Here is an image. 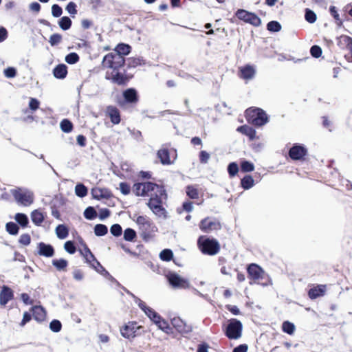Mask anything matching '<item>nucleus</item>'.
<instances>
[{"instance_id": "3", "label": "nucleus", "mask_w": 352, "mask_h": 352, "mask_svg": "<svg viewBox=\"0 0 352 352\" xmlns=\"http://www.w3.org/2000/svg\"><path fill=\"white\" fill-rule=\"evenodd\" d=\"M135 223L143 241H148L155 237L158 229L148 217L140 215L137 217Z\"/></svg>"}, {"instance_id": "55", "label": "nucleus", "mask_w": 352, "mask_h": 352, "mask_svg": "<svg viewBox=\"0 0 352 352\" xmlns=\"http://www.w3.org/2000/svg\"><path fill=\"white\" fill-rule=\"evenodd\" d=\"M76 7V4L71 1L67 5L65 9L72 16H74L78 12Z\"/></svg>"}, {"instance_id": "60", "label": "nucleus", "mask_w": 352, "mask_h": 352, "mask_svg": "<svg viewBox=\"0 0 352 352\" xmlns=\"http://www.w3.org/2000/svg\"><path fill=\"white\" fill-rule=\"evenodd\" d=\"M4 75L9 78H14L16 75V70L15 68L10 67L4 69Z\"/></svg>"}, {"instance_id": "24", "label": "nucleus", "mask_w": 352, "mask_h": 352, "mask_svg": "<svg viewBox=\"0 0 352 352\" xmlns=\"http://www.w3.org/2000/svg\"><path fill=\"white\" fill-rule=\"evenodd\" d=\"M79 252L85 259V262L88 263L89 266L96 258L86 244L83 245L82 248L80 249Z\"/></svg>"}, {"instance_id": "20", "label": "nucleus", "mask_w": 352, "mask_h": 352, "mask_svg": "<svg viewBox=\"0 0 352 352\" xmlns=\"http://www.w3.org/2000/svg\"><path fill=\"white\" fill-rule=\"evenodd\" d=\"M38 253L41 256L52 257L54 254V249L52 245L41 242L38 245Z\"/></svg>"}, {"instance_id": "46", "label": "nucleus", "mask_w": 352, "mask_h": 352, "mask_svg": "<svg viewBox=\"0 0 352 352\" xmlns=\"http://www.w3.org/2000/svg\"><path fill=\"white\" fill-rule=\"evenodd\" d=\"M84 216L87 219L91 220L96 217L97 212L93 207L89 206L85 209Z\"/></svg>"}, {"instance_id": "12", "label": "nucleus", "mask_w": 352, "mask_h": 352, "mask_svg": "<svg viewBox=\"0 0 352 352\" xmlns=\"http://www.w3.org/2000/svg\"><path fill=\"white\" fill-rule=\"evenodd\" d=\"M142 328L135 321H129L120 328L121 335L127 339H131L137 336V331Z\"/></svg>"}, {"instance_id": "50", "label": "nucleus", "mask_w": 352, "mask_h": 352, "mask_svg": "<svg viewBox=\"0 0 352 352\" xmlns=\"http://www.w3.org/2000/svg\"><path fill=\"white\" fill-rule=\"evenodd\" d=\"M267 30L269 31L274 32H278L281 29L280 24L278 22L275 21H272L269 22L267 23Z\"/></svg>"}, {"instance_id": "52", "label": "nucleus", "mask_w": 352, "mask_h": 352, "mask_svg": "<svg viewBox=\"0 0 352 352\" xmlns=\"http://www.w3.org/2000/svg\"><path fill=\"white\" fill-rule=\"evenodd\" d=\"M145 314L153 322L156 318H160V314L154 311L151 307H148L146 310L144 311Z\"/></svg>"}, {"instance_id": "23", "label": "nucleus", "mask_w": 352, "mask_h": 352, "mask_svg": "<svg viewBox=\"0 0 352 352\" xmlns=\"http://www.w3.org/2000/svg\"><path fill=\"white\" fill-rule=\"evenodd\" d=\"M31 311L32 312L34 320L38 322H42L45 320L46 313L43 307L39 305L33 306L31 308Z\"/></svg>"}, {"instance_id": "9", "label": "nucleus", "mask_w": 352, "mask_h": 352, "mask_svg": "<svg viewBox=\"0 0 352 352\" xmlns=\"http://www.w3.org/2000/svg\"><path fill=\"white\" fill-rule=\"evenodd\" d=\"M199 229L205 232L210 233L221 229L220 221L214 217H207L201 220L199 223Z\"/></svg>"}, {"instance_id": "17", "label": "nucleus", "mask_w": 352, "mask_h": 352, "mask_svg": "<svg viewBox=\"0 0 352 352\" xmlns=\"http://www.w3.org/2000/svg\"><path fill=\"white\" fill-rule=\"evenodd\" d=\"M307 148L305 146L295 144L290 148L289 155L294 160H299L307 155Z\"/></svg>"}, {"instance_id": "15", "label": "nucleus", "mask_w": 352, "mask_h": 352, "mask_svg": "<svg viewBox=\"0 0 352 352\" xmlns=\"http://www.w3.org/2000/svg\"><path fill=\"white\" fill-rule=\"evenodd\" d=\"M173 329L175 328L179 333H188L192 331V327L188 325L179 317H174L170 320Z\"/></svg>"}, {"instance_id": "37", "label": "nucleus", "mask_w": 352, "mask_h": 352, "mask_svg": "<svg viewBox=\"0 0 352 352\" xmlns=\"http://www.w3.org/2000/svg\"><path fill=\"white\" fill-rule=\"evenodd\" d=\"M87 188L82 184H78L75 187V193L79 197H84L87 195Z\"/></svg>"}, {"instance_id": "47", "label": "nucleus", "mask_w": 352, "mask_h": 352, "mask_svg": "<svg viewBox=\"0 0 352 352\" xmlns=\"http://www.w3.org/2000/svg\"><path fill=\"white\" fill-rule=\"evenodd\" d=\"M79 59H80L79 56L78 55V54H76L75 52L69 53V54H67L65 56V61L68 64H71V65L76 63L77 62L79 61Z\"/></svg>"}, {"instance_id": "16", "label": "nucleus", "mask_w": 352, "mask_h": 352, "mask_svg": "<svg viewBox=\"0 0 352 352\" xmlns=\"http://www.w3.org/2000/svg\"><path fill=\"white\" fill-rule=\"evenodd\" d=\"M105 116L109 118L113 124H118L121 121L120 111L116 106H107L105 109Z\"/></svg>"}, {"instance_id": "11", "label": "nucleus", "mask_w": 352, "mask_h": 352, "mask_svg": "<svg viewBox=\"0 0 352 352\" xmlns=\"http://www.w3.org/2000/svg\"><path fill=\"white\" fill-rule=\"evenodd\" d=\"M157 155L163 165L172 164L177 156L175 150H169L167 148H162L158 150Z\"/></svg>"}, {"instance_id": "42", "label": "nucleus", "mask_w": 352, "mask_h": 352, "mask_svg": "<svg viewBox=\"0 0 352 352\" xmlns=\"http://www.w3.org/2000/svg\"><path fill=\"white\" fill-rule=\"evenodd\" d=\"M6 231L12 235H16L19 232V228L14 222H8L6 225Z\"/></svg>"}, {"instance_id": "43", "label": "nucleus", "mask_w": 352, "mask_h": 352, "mask_svg": "<svg viewBox=\"0 0 352 352\" xmlns=\"http://www.w3.org/2000/svg\"><path fill=\"white\" fill-rule=\"evenodd\" d=\"M160 257L164 261H170L173 257V253L170 249H164L160 252Z\"/></svg>"}, {"instance_id": "10", "label": "nucleus", "mask_w": 352, "mask_h": 352, "mask_svg": "<svg viewBox=\"0 0 352 352\" xmlns=\"http://www.w3.org/2000/svg\"><path fill=\"white\" fill-rule=\"evenodd\" d=\"M242 331L241 322L235 318H232L228 321L226 328L225 334L230 340H236L241 337Z\"/></svg>"}, {"instance_id": "6", "label": "nucleus", "mask_w": 352, "mask_h": 352, "mask_svg": "<svg viewBox=\"0 0 352 352\" xmlns=\"http://www.w3.org/2000/svg\"><path fill=\"white\" fill-rule=\"evenodd\" d=\"M247 121L256 126H261L269 122V118L265 111L258 107H250L245 110Z\"/></svg>"}, {"instance_id": "25", "label": "nucleus", "mask_w": 352, "mask_h": 352, "mask_svg": "<svg viewBox=\"0 0 352 352\" xmlns=\"http://www.w3.org/2000/svg\"><path fill=\"white\" fill-rule=\"evenodd\" d=\"M243 21L249 23L254 26H258L261 24V19L253 13L246 12L243 10Z\"/></svg>"}, {"instance_id": "63", "label": "nucleus", "mask_w": 352, "mask_h": 352, "mask_svg": "<svg viewBox=\"0 0 352 352\" xmlns=\"http://www.w3.org/2000/svg\"><path fill=\"white\" fill-rule=\"evenodd\" d=\"M199 162L201 164H206L210 159V155L206 151H201L199 155Z\"/></svg>"}, {"instance_id": "51", "label": "nucleus", "mask_w": 352, "mask_h": 352, "mask_svg": "<svg viewBox=\"0 0 352 352\" xmlns=\"http://www.w3.org/2000/svg\"><path fill=\"white\" fill-rule=\"evenodd\" d=\"M228 171L230 177H234L239 172V166L235 162H232L228 165Z\"/></svg>"}, {"instance_id": "14", "label": "nucleus", "mask_w": 352, "mask_h": 352, "mask_svg": "<svg viewBox=\"0 0 352 352\" xmlns=\"http://www.w3.org/2000/svg\"><path fill=\"white\" fill-rule=\"evenodd\" d=\"M122 96L126 104L135 105L140 100L138 91L135 88H128L122 91Z\"/></svg>"}, {"instance_id": "40", "label": "nucleus", "mask_w": 352, "mask_h": 352, "mask_svg": "<svg viewBox=\"0 0 352 352\" xmlns=\"http://www.w3.org/2000/svg\"><path fill=\"white\" fill-rule=\"evenodd\" d=\"M136 236V232L132 228H126L124 231V239L126 241H133Z\"/></svg>"}, {"instance_id": "53", "label": "nucleus", "mask_w": 352, "mask_h": 352, "mask_svg": "<svg viewBox=\"0 0 352 352\" xmlns=\"http://www.w3.org/2000/svg\"><path fill=\"white\" fill-rule=\"evenodd\" d=\"M50 329L54 332H59L62 328L61 322L58 320H53L50 324Z\"/></svg>"}, {"instance_id": "44", "label": "nucleus", "mask_w": 352, "mask_h": 352, "mask_svg": "<svg viewBox=\"0 0 352 352\" xmlns=\"http://www.w3.org/2000/svg\"><path fill=\"white\" fill-rule=\"evenodd\" d=\"M282 329L285 333L292 335L295 331V325L289 321H285L283 323Z\"/></svg>"}, {"instance_id": "18", "label": "nucleus", "mask_w": 352, "mask_h": 352, "mask_svg": "<svg viewBox=\"0 0 352 352\" xmlns=\"http://www.w3.org/2000/svg\"><path fill=\"white\" fill-rule=\"evenodd\" d=\"M13 298V290L8 286L3 285L0 291V305L5 307L7 303Z\"/></svg>"}, {"instance_id": "57", "label": "nucleus", "mask_w": 352, "mask_h": 352, "mask_svg": "<svg viewBox=\"0 0 352 352\" xmlns=\"http://www.w3.org/2000/svg\"><path fill=\"white\" fill-rule=\"evenodd\" d=\"M19 242L23 245H28L31 242V237L29 234H23L20 236Z\"/></svg>"}, {"instance_id": "30", "label": "nucleus", "mask_w": 352, "mask_h": 352, "mask_svg": "<svg viewBox=\"0 0 352 352\" xmlns=\"http://www.w3.org/2000/svg\"><path fill=\"white\" fill-rule=\"evenodd\" d=\"M31 218L32 222L36 226H40L44 221L43 214L37 210L32 212Z\"/></svg>"}, {"instance_id": "48", "label": "nucleus", "mask_w": 352, "mask_h": 352, "mask_svg": "<svg viewBox=\"0 0 352 352\" xmlns=\"http://www.w3.org/2000/svg\"><path fill=\"white\" fill-rule=\"evenodd\" d=\"M254 185V181L252 176L244 175L243 176V189H250Z\"/></svg>"}, {"instance_id": "4", "label": "nucleus", "mask_w": 352, "mask_h": 352, "mask_svg": "<svg viewBox=\"0 0 352 352\" xmlns=\"http://www.w3.org/2000/svg\"><path fill=\"white\" fill-rule=\"evenodd\" d=\"M134 75L129 73L124 67L104 74V78L110 83L118 87H126L133 78Z\"/></svg>"}, {"instance_id": "22", "label": "nucleus", "mask_w": 352, "mask_h": 352, "mask_svg": "<svg viewBox=\"0 0 352 352\" xmlns=\"http://www.w3.org/2000/svg\"><path fill=\"white\" fill-rule=\"evenodd\" d=\"M153 322L156 324L159 329L162 330L166 334L171 335L173 333V327H170L168 322L166 320L162 318L160 315V318H156L155 320H153Z\"/></svg>"}, {"instance_id": "1", "label": "nucleus", "mask_w": 352, "mask_h": 352, "mask_svg": "<svg viewBox=\"0 0 352 352\" xmlns=\"http://www.w3.org/2000/svg\"><path fill=\"white\" fill-rule=\"evenodd\" d=\"M133 192L138 197H150L147 205L156 215H164L166 210L163 202L167 199L164 186L151 182L135 183L132 186Z\"/></svg>"}, {"instance_id": "34", "label": "nucleus", "mask_w": 352, "mask_h": 352, "mask_svg": "<svg viewBox=\"0 0 352 352\" xmlns=\"http://www.w3.org/2000/svg\"><path fill=\"white\" fill-rule=\"evenodd\" d=\"M72 24V21L68 16H63L58 21V25L63 30H69Z\"/></svg>"}, {"instance_id": "36", "label": "nucleus", "mask_w": 352, "mask_h": 352, "mask_svg": "<svg viewBox=\"0 0 352 352\" xmlns=\"http://www.w3.org/2000/svg\"><path fill=\"white\" fill-rule=\"evenodd\" d=\"M15 220L22 227H27L29 221L26 214L23 213H16L15 215Z\"/></svg>"}, {"instance_id": "19", "label": "nucleus", "mask_w": 352, "mask_h": 352, "mask_svg": "<svg viewBox=\"0 0 352 352\" xmlns=\"http://www.w3.org/2000/svg\"><path fill=\"white\" fill-rule=\"evenodd\" d=\"M91 194L94 199L100 200L102 199H109L113 197L111 191L106 188H94Z\"/></svg>"}, {"instance_id": "59", "label": "nucleus", "mask_w": 352, "mask_h": 352, "mask_svg": "<svg viewBox=\"0 0 352 352\" xmlns=\"http://www.w3.org/2000/svg\"><path fill=\"white\" fill-rule=\"evenodd\" d=\"M52 14L54 17H59L63 14L62 8L58 4H54L52 6Z\"/></svg>"}, {"instance_id": "39", "label": "nucleus", "mask_w": 352, "mask_h": 352, "mask_svg": "<svg viewBox=\"0 0 352 352\" xmlns=\"http://www.w3.org/2000/svg\"><path fill=\"white\" fill-rule=\"evenodd\" d=\"M243 134L248 136L250 140H254L258 138L256 131L249 126L243 125Z\"/></svg>"}, {"instance_id": "54", "label": "nucleus", "mask_w": 352, "mask_h": 352, "mask_svg": "<svg viewBox=\"0 0 352 352\" xmlns=\"http://www.w3.org/2000/svg\"><path fill=\"white\" fill-rule=\"evenodd\" d=\"M111 233L115 236H120L122 234V229L120 224H113L110 228Z\"/></svg>"}, {"instance_id": "28", "label": "nucleus", "mask_w": 352, "mask_h": 352, "mask_svg": "<svg viewBox=\"0 0 352 352\" xmlns=\"http://www.w3.org/2000/svg\"><path fill=\"white\" fill-rule=\"evenodd\" d=\"M256 74V69L254 66L247 65L243 67V80L246 82L254 78Z\"/></svg>"}, {"instance_id": "7", "label": "nucleus", "mask_w": 352, "mask_h": 352, "mask_svg": "<svg viewBox=\"0 0 352 352\" xmlns=\"http://www.w3.org/2000/svg\"><path fill=\"white\" fill-rule=\"evenodd\" d=\"M197 245L200 251L206 255L213 256L220 251V245L217 240L206 236H200L198 238Z\"/></svg>"}, {"instance_id": "29", "label": "nucleus", "mask_w": 352, "mask_h": 352, "mask_svg": "<svg viewBox=\"0 0 352 352\" xmlns=\"http://www.w3.org/2000/svg\"><path fill=\"white\" fill-rule=\"evenodd\" d=\"M127 67L135 68L145 65V60L141 57H130L127 59Z\"/></svg>"}, {"instance_id": "31", "label": "nucleus", "mask_w": 352, "mask_h": 352, "mask_svg": "<svg viewBox=\"0 0 352 352\" xmlns=\"http://www.w3.org/2000/svg\"><path fill=\"white\" fill-rule=\"evenodd\" d=\"M52 265L58 271H65L68 265V262L64 258L54 259L52 260Z\"/></svg>"}, {"instance_id": "2", "label": "nucleus", "mask_w": 352, "mask_h": 352, "mask_svg": "<svg viewBox=\"0 0 352 352\" xmlns=\"http://www.w3.org/2000/svg\"><path fill=\"white\" fill-rule=\"evenodd\" d=\"M247 271L248 277L251 283L261 285L264 287L272 285L270 276L257 264H250L248 267Z\"/></svg>"}, {"instance_id": "61", "label": "nucleus", "mask_w": 352, "mask_h": 352, "mask_svg": "<svg viewBox=\"0 0 352 352\" xmlns=\"http://www.w3.org/2000/svg\"><path fill=\"white\" fill-rule=\"evenodd\" d=\"M120 190L123 195H129L131 191V186L126 182H121L120 184Z\"/></svg>"}, {"instance_id": "64", "label": "nucleus", "mask_w": 352, "mask_h": 352, "mask_svg": "<svg viewBox=\"0 0 352 352\" xmlns=\"http://www.w3.org/2000/svg\"><path fill=\"white\" fill-rule=\"evenodd\" d=\"M73 277L75 280L80 281L83 279L84 274L81 270L76 269L73 272Z\"/></svg>"}, {"instance_id": "27", "label": "nucleus", "mask_w": 352, "mask_h": 352, "mask_svg": "<svg viewBox=\"0 0 352 352\" xmlns=\"http://www.w3.org/2000/svg\"><path fill=\"white\" fill-rule=\"evenodd\" d=\"M131 47L129 45L125 43H119L116 45L115 50L112 52L119 54L121 56L128 55L131 52Z\"/></svg>"}, {"instance_id": "58", "label": "nucleus", "mask_w": 352, "mask_h": 352, "mask_svg": "<svg viewBox=\"0 0 352 352\" xmlns=\"http://www.w3.org/2000/svg\"><path fill=\"white\" fill-rule=\"evenodd\" d=\"M65 250L69 254H74L76 251V246L73 241H68L64 245Z\"/></svg>"}, {"instance_id": "21", "label": "nucleus", "mask_w": 352, "mask_h": 352, "mask_svg": "<svg viewBox=\"0 0 352 352\" xmlns=\"http://www.w3.org/2000/svg\"><path fill=\"white\" fill-rule=\"evenodd\" d=\"M326 292L325 285H318L309 290L308 296L311 299H316L323 296Z\"/></svg>"}, {"instance_id": "5", "label": "nucleus", "mask_w": 352, "mask_h": 352, "mask_svg": "<svg viewBox=\"0 0 352 352\" xmlns=\"http://www.w3.org/2000/svg\"><path fill=\"white\" fill-rule=\"evenodd\" d=\"M126 65V59L124 56H121L116 52H109L107 54L102 60L101 66L105 71L109 73L118 69L124 67Z\"/></svg>"}, {"instance_id": "62", "label": "nucleus", "mask_w": 352, "mask_h": 352, "mask_svg": "<svg viewBox=\"0 0 352 352\" xmlns=\"http://www.w3.org/2000/svg\"><path fill=\"white\" fill-rule=\"evenodd\" d=\"M310 53L314 57L318 58L322 54V50L319 46L314 45L311 47Z\"/></svg>"}, {"instance_id": "56", "label": "nucleus", "mask_w": 352, "mask_h": 352, "mask_svg": "<svg viewBox=\"0 0 352 352\" xmlns=\"http://www.w3.org/2000/svg\"><path fill=\"white\" fill-rule=\"evenodd\" d=\"M40 106V102L34 98H30L29 102V108L31 111H36Z\"/></svg>"}, {"instance_id": "26", "label": "nucleus", "mask_w": 352, "mask_h": 352, "mask_svg": "<svg viewBox=\"0 0 352 352\" xmlns=\"http://www.w3.org/2000/svg\"><path fill=\"white\" fill-rule=\"evenodd\" d=\"M53 74L56 78H65L67 74V67L65 64L58 65L53 69Z\"/></svg>"}, {"instance_id": "45", "label": "nucleus", "mask_w": 352, "mask_h": 352, "mask_svg": "<svg viewBox=\"0 0 352 352\" xmlns=\"http://www.w3.org/2000/svg\"><path fill=\"white\" fill-rule=\"evenodd\" d=\"M63 40V36L60 34L55 33L50 36L49 42L52 46L58 45Z\"/></svg>"}, {"instance_id": "13", "label": "nucleus", "mask_w": 352, "mask_h": 352, "mask_svg": "<svg viewBox=\"0 0 352 352\" xmlns=\"http://www.w3.org/2000/svg\"><path fill=\"white\" fill-rule=\"evenodd\" d=\"M169 283L175 288L186 289L189 287L188 281L175 273H170L167 276Z\"/></svg>"}, {"instance_id": "8", "label": "nucleus", "mask_w": 352, "mask_h": 352, "mask_svg": "<svg viewBox=\"0 0 352 352\" xmlns=\"http://www.w3.org/2000/svg\"><path fill=\"white\" fill-rule=\"evenodd\" d=\"M10 193L14 197L15 201L23 206H29L34 201V195L32 192L23 190L21 188H16L10 190Z\"/></svg>"}, {"instance_id": "38", "label": "nucleus", "mask_w": 352, "mask_h": 352, "mask_svg": "<svg viewBox=\"0 0 352 352\" xmlns=\"http://www.w3.org/2000/svg\"><path fill=\"white\" fill-rule=\"evenodd\" d=\"M60 129L65 133H69L73 130L72 122L68 119H64L60 122Z\"/></svg>"}, {"instance_id": "32", "label": "nucleus", "mask_w": 352, "mask_h": 352, "mask_svg": "<svg viewBox=\"0 0 352 352\" xmlns=\"http://www.w3.org/2000/svg\"><path fill=\"white\" fill-rule=\"evenodd\" d=\"M56 233L58 238L65 239L69 234L68 228L63 224H60L56 228Z\"/></svg>"}, {"instance_id": "33", "label": "nucleus", "mask_w": 352, "mask_h": 352, "mask_svg": "<svg viewBox=\"0 0 352 352\" xmlns=\"http://www.w3.org/2000/svg\"><path fill=\"white\" fill-rule=\"evenodd\" d=\"M186 195L192 199H196L199 198V190L198 189L192 186L188 185L186 188Z\"/></svg>"}, {"instance_id": "49", "label": "nucleus", "mask_w": 352, "mask_h": 352, "mask_svg": "<svg viewBox=\"0 0 352 352\" xmlns=\"http://www.w3.org/2000/svg\"><path fill=\"white\" fill-rule=\"evenodd\" d=\"M305 19L310 23H314L316 21V14L311 10L307 8L305 10Z\"/></svg>"}, {"instance_id": "41", "label": "nucleus", "mask_w": 352, "mask_h": 352, "mask_svg": "<svg viewBox=\"0 0 352 352\" xmlns=\"http://www.w3.org/2000/svg\"><path fill=\"white\" fill-rule=\"evenodd\" d=\"M108 232L107 227L104 224H97L94 227V233L96 236H102Z\"/></svg>"}, {"instance_id": "35", "label": "nucleus", "mask_w": 352, "mask_h": 352, "mask_svg": "<svg viewBox=\"0 0 352 352\" xmlns=\"http://www.w3.org/2000/svg\"><path fill=\"white\" fill-rule=\"evenodd\" d=\"M91 267L94 269L97 272L100 273L102 275L108 274V272L105 270V268L100 264V263L96 258L94 261L91 264Z\"/></svg>"}]
</instances>
